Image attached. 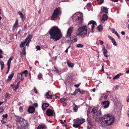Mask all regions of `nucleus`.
Here are the masks:
<instances>
[{
    "label": "nucleus",
    "mask_w": 129,
    "mask_h": 129,
    "mask_svg": "<svg viewBox=\"0 0 129 129\" xmlns=\"http://www.w3.org/2000/svg\"><path fill=\"white\" fill-rule=\"evenodd\" d=\"M114 117L109 114H107L101 118L100 122L101 125L104 126L111 125L114 123Z\"/></svg>",
    "instance_id": "1"
},
{
    "label": "nucleus",
    "mask_w": 129,
    "mask_h": 129,
    "mask_svg": "<svg viewBox=\"0 0 129 129\" xmlns=\"http://www.w3.org/2000/svg\"><path fill=\"white\" fill-rule=\"evenodd\" d=\"M49 32L51 36L50 38L56 41L59 40L62 36L60 30L56 26L52 27Z\"/></svg>",
    "instance_id": "2"
},
{
    "label": "nucleus",
    "mask_w": 129,
    "mask_h": 129,
    "mask_svg": "<svg viewBox=\"0 0 129 129\" xmlns=\"http://www.w3.org/2000/svg\"><path fill=\"white\" fill-rule=\"evenodd\" d=\"M87 29L85 26H82L79 28L76 31L77 35L80 37L83 38L86 36Z\"/></svg>",
    "instance_id": "3"
},
{
    "label": "nucleus",
    "mask_w": 129,
    "mask_h": 129,
    "mask_svg": "<svg viewBox=\"0 0 129 129\" xmlns=\"http://www.w3.org/2000/svg\"><path fill=\"white\" fill-rule=\"evenodd\" d=\"M98 108L97 107H94L92 109L91 112L93 113V116L96 120H97L99 118L98 115H101V112L100 110L98 111Z\"/></svg>",
    "instance_id": "4"
},
{
    "label": "nucleus",
    "mask_w": 129,
    "mask_h": 129,
    "mask_svg": "<svg viewBox=\"0 0 129 129\" xmlns=\"http://www.w3.org/2000/svg\"><path fill=\"white\" fill-rule=\"evenodd\" d=\"M15 121L17 124L24 125H27V121L24 119L20 116H15Z\"/></svg>",
    "instance_id": "5"
},
{
    "label": "nucleus",
    "mask_w": 129,
    "mask_h": 129,
    "mask_svg": "<svg viewBox=\"0 0 129 129\" xmlns=\"http://www.w3.org/2000/svg\"><path fill=\"white\" fill-rule=\"evenodd\" d=\"M61 13V10L60 8L58 7L56 9L53 13L51 19L52 20H54L56 19L57 16Z\"/></svg>",
    "instance_id": "6"
},
{
    "label": "nucleus",
    "mask_w": 129,
    "mask_h": 129,
    "mask_svg": "<svg viewBox=\"0 0 129 129\" xmlns=\"http://www.w3.org/2000/svg\"><path fill=\"white\" fill-rule=\"evenodd\" d=\"M85 119L83 118L81 119L78 118L74 120V123L73 125V127L77 128L81 124L85 122Z\"/></svg>",
    "instance_id": "7"
},
{
    "label": "nucleus",
    "mask_w": 129,
    "mask_h": 129,
    "mask_svg": "<svg viewBox=\"0 0 129 129\" xmlns=\"http://www.w3.org/2000/svg\"><path fill=\"white\" fill-rule=\"evenodd\" d=\"M27 71L25 70L21 73H18L17 75V80H19L22 77L24 76L25 77H26L27 75Z\"/></svg>",
    "instance_id": "8"
},
{
    "label": "nucleus",
    "mask_w": 129,
    "mask_h": 129,
    "mask_svg": "<svg viewBox=\"0 0 129 129\" xmlns=\"http://www.w3.org/2000/svg\"><path fill=\"white\" fill-rule=\"evenodd\" d=\"M96 26V22L94 21H91L88 23V27L89 29H91L92 32H93V29L95 26Z\"/></svg>",
    "instance_id": "9"
},
{
    "label": "nucleus",
    "mask_w": 129,
    "mask_h": 129,
    "mask_svg": "<svg viewBox=\"0 0 129 129\" xmlns=\"http://www.w3.org/2000/svg\"><path fill=\"white\" fill-rule=\"evenodd\" d=\"M77 15L78 17V19L77 20L78 23L77 25H79L82 23L83 21L82 14L80 13H78L75 14V15Z\"/></svg>",
    "instance_id": "10"
},
{
    "label": "nucleus",
    "mask_w": 129,
    "mask_h": 129,
    "mask_svg": "<svg viewBox=\"0 0 129 129\" xmlns=\"http://www.w3.org/2000/svg\"><path fill=\"white\" fill-rule=\"evenodd\" d=\"M53 96V93L50 91L47 92L45 94V98L48 99H51Z\"/></svg>",
    "instance_id": "11"
},
{
    "label": "nucleus",
    "mask_w": 129,
    "mask_h": 129,
    "mask_svg": "<svg viewBox=\"0 0 129 129\" xmlns=\"http://www.w3.org/2000/svg\"><path fill=\"white\" fill-rule=\"evenodd\" d=\"M109 102L108 101H105L102 103V105L104 108H107L109 105Z\"/></svg>",
    "instance_id": "12"
},
{
    "label": "nucleus",
    "mask_w": 129,
    "mask_h": 129,
    "mask_svg": "<svg viewBox=\"0 0 129 129\" xmlns=\"http://www.w3.org/2000/svg\"><path fill=\"white\" fill-rule=\"evenodd\" d=\"M73 28L70 27L68 30L66 36L67 37H69L71 36V34L72 33Z\"/></svg>",
    "instance_id": "13"
},
{
    "label": "nucleus",
    "mask_w": 129,
    "mask_h": 129,
    "mask_svg": "<svg viewBox=\"0 0 129 129\" xmlns=\"http://www.w3.org/2000/svg\"><path fill=\"white\" fill-rule=\"evenodd\" d=\"M46 113L47 115L51 116L53 115L54 112L50 109H48L47 110Z\"/></svg>",
    "instance_id": "14"
},
{
    "label": "nucleus",
    "mask_w": 129,
    "mask_h": 129,
    "mask_svg": "<svg viewBox=\"0 0 129 129\" xmlns=\"http://www.w3.org/2000/svg\"><path fill=\"white\" fill-rule=\"evenodd\" d=\"M87 121L88 122V126H87V129H92L93 127L92 125L91 121L89 119H88Z\"/></svg>",
    "instance_id": "15"
},
{
    "label": "nucleus",
    "mask_w": 129,
    "mask_h": 129,
    "mask_svg": "<svg viewBox=\"0 0 129 129\" xmlns=\"http://www.w3.org/2000/svg\"><path fill=\"white\" fill-rule=\"evenodd\" d=\"M35 111V108L33 106L30 107L28 109V112L30 113H32L34 112Z\"/></svg>",
    "instance_id": "16"
},
{
    "label": "nucleus",
    "mask_w": 129,
    "mask_h": 129,
    "mask_svg": "<svg viewBox=\"0 0 129 129\" xmlns=\"http://www.w3.org/2000/svg\"><path fill=\"white\" fill-rule=\"evenodd\" d=\"M101 10L104 13H107L108 12V9L105 7H101Z\"/></svg>",
    "instance_id": "17"
},
{
    "label": "nucleus",
    "mask_w": 129,
    "mask_h": 129,
    "mask_svg": "<svg viewBox=\"0 0 129 129\" xmlns=\"http://www.w3.org/2000/svg\"><path fill=\"white\" fill-rule=\"evenodd\" d=\"M18 21L17 20H16L15 21V24L14 25L13 27L12 30H14L17 27L18 24Z\"/></svg>",
    "instance_id": "18"
},
{
    "label": "nucleus",
    "mask_w": 129,
    "mask_h": 129,
    "mask_svg": "<svg viewBox=\"0 0 129 129\" xmlns=\"http://www.w3.org/2000/svg\"><path fill=\"white\" fill-rule=\"evenodd\" d=\"M49 104L47 103H45L42 105V108L43 110H45L48 106Z\"/></svg>",
    "instance_id": "19"
},
{
    "label": "nucleus",
    "mask_w": 129,
    "mask_h": 129,
    "mask_svg": "<svg viewBox=\"0 0 129 129\" xmlns=\"http://www.w3.org/2000/svg\"><path fill=\"white\" fill-rule=\"evenodd\" d=\"M108 18V16L106 14H104L103 16L102 21L104 22Z\"/></svg>",
    "instance_id": "20"
},
{
    "label": "nucleus",
    "mask_w": 129,
    "mask_h": 129,
    "mask_svg": "<svg viewBox=\"0 0 129 129\" xmlns=\"http://www.w3.org/2000/svg\"><path fill=\"white\" fill-rule=\"evenodd\" d=\"M67 64L69 67L71 68L73 67L74 65V63H71L70 61H67Z\"/></svg>",
    "instance_id": "21"
},
{
    "label": "nucleus",
    "mask_w": 129,
    "mask_h": 129,
    "mask_svg": "<svg viewBox=\"0 0 129 129\" xmlns=\"http://www.w3.org/2000/svg\"><path fill=\"white\" fill-rule=\"evenodd\" d=\"M37 129H46V127L44 125H42L38 126Z\"/></svg>",
    "instance_id": "22"
},
{
    "label": "nucleus",
    "mask_w": 129,
    "mask_h": 129,
    "mask_svg": "<svg viewBox=\"0 0 129 129\" xmlns=\"http://www.w3.org/2000/svg\"><path fill=\"white\" fill-rule=\"evenodd\" d=\"M73 109L74 111L75 112H76L78 109V108L77 105L74 103L73 104Z\"/></svg>",
    "instance_id": "23"
},
{
    "label": "nucleus",
    "mask_w": 129,
    "mask_h": 129,
    "mask_svg": "<svg viewBox=\"0 0 129 129\" xmlns=\"http://www.w3.org/2000/svg\"><path fill=\"white\" fill-rule=\"evenodd\" d=\"M18 13L20 15L22 20H24L25 19V17L22 13L20 11Z\"/></svg>",
    "instance_id": "24"
},
{
    "label": "nucleus",
    "mask_w": 129,
    "mask_h": 129,
    "mask_svg": "<svg viewBox=\"0 0 129 129\" xmlns=\"http://www.w3.org/2000/svg\"><path fill=\"white\" fill-rule=\"evenodd\" d=\"M12 58L11 57L10 58L9 60L8 61V62L7 63V65L8 66V69L9 68V67H10V63H11V61L12 60Z\"/></svg>",
    "instance_id": "25"
},
{
    "label": "nucleus",
    "mask_w": 129,
    "mask_h": 129,
    "mask_svg": "<svg viewBox=\"0 0 129 129\" xmlns=\"http://www.w3.org/2000/svg\"><path fill=\"white\" fill-rule=\"evenodd\" d=\"M32 38V35L30 34H29L28 35L27 37L26 38L25 40H26V41L27 42L28 40L29 41H31Z\"/></svg>",
    "instance_id": "26"
},
{
    "label": "nucleus",
    "mask_w": 129,
    "mask_h": 129,
    "mask_svg": "<svg viewBox=\"0 0 129 129\" xmlns=\"http://www.w3.org/2000/svg\"><path fill=\"white\" fill-rule=\"evenodd\" d=\"M0 64L1 66V70H2L3 68H4V63L1 60H0Z\"/></svg>",
    "instance_id": "27"
},
{
    "label": "nucleus",
    "mask_w": 129,
    "mask_h": 129,
    "mask_svg": "<svg viewBox=\"0 0 129 129\" xmlns=\"http://www.w3.org/2000/svg\"><path fill=\"white\" fill-rule=\"evenodd\" d=\"M26 42V40H25L23 42H21L20 44V47H24Z\"/></svg>",
    "instance_id": "28"
},
{
    "label": "nucleus",
    "mask_w": 129,
    "mask_h": 129,
    "mask_svg": "<svg viewBox=\"0 0 129 129\" xmlns=\"http://www.w3.org/2000/svg\"><path fill=\"white\" fill-rule=\"evenodd\" d=\"M79 91V89H76L75 91L74 92L73 94H71L72 95H76L77 93H78Z\"/></svg>",
    "instance_id": "29"
},
{
    "label": "nucleus",
    "mask_w": 129,
    "mask_h": 129,
    "mask_svg": "<svg viewBox=\"0 0 129 129\" xmlns=\"http://www.w3.org/2000/svg\"><path fill=\"white\" fill-rule=\"evenodd\" d=\"M103 52V53L104 55V56L106 57H108V56L107 54L108 53V51L107 50H104L102 51Z\"/></svg>",
    "instance_id": "30"
},
{
    "label": "nucleus",
    "mask_w": 129,
    "mask_h": 129,
    "mask_svg": "<svg viewBox=\"0 0 129 129\" xmlns=\"http://www.w3.org/2000/svg\"><path fill=\"white\" fill-rule=\"evenodd\" d=\"M14 75V73L12 72L11 74L8 76V79L9 80H11L12 78L13 77Z\"/></svg>",
    "instance_id": "31"
},
{
    "label": "nucleus",
    "mask_w": 129,
    "mask_h": 129,
    "mask_svg": "<svg viewBox=\"0 0 129 129\" xmlns=\"http://www.w3.org/2000/svg\"><path fill=\"white\" fill-rule=\"evenodd\" d=\"M98 30L100 31H101L103 29L102 26L100 25H99L97 27Z\"/></svg>",
    "instance_id": "32"
},
{
    "label": "nucleus",
    "mask_w": 129,
    "mask_h": 129,
    "mask_svg": "<svg viewBox=\"0 0 129 129\" xmlns=\"http://www.w3.org/2000/svg\"><path fill=\"white\" fill-rule=\"evenodd\" d=\"M25 125H20L18 127V129H25Z\"/></svg>",
    "instance_id": "33"
},
{
    "label": "nucleus",
    "mask_w": 129,
    "mask_h": 129,
    "mask_svg": "<svg viewBox=\"0 0 129 129\" xmlns=\"http://www.w3.org/2000/svg\"><path fill=\"white\" fill-rule=\"evenodd\" d=\"M120 75L119 74H118L115 76L113 78L114 80L116 79L117 78H119L120 77Z\"/></svg>",
    "instance_id": "34"
},
{
    "label": "nucleus",
    "mask_w": 129,
    "mask_h": 129,
    "mask_svg": "<svg viewBox=\"0 0 129 129\" xmlns=\"http://www.w3.org/2000/svg\"><path fill=\"white\" fill-rule=\"evenodd\" d=\"M42 78V74H39L38 76V79L40 80H41V79Z\"/></svg>",
    "instance_id": "35"
},
{
    "label": "nucleus",
    "mask_w": 129,
    "mask_h": 129,
    "mask_svg": "<svg viewBox=\"0 0 129 129\" xmlns=\"http://www.w3.org/2000/svg\"><path fill=\"white\" fill-rule=\"evenodd\" d=\"M82 44H79L76 45V47L78 48H82L83 47Z\"/></svg>",
    "instance_id": "36"
},
{
    "label": "nucleus",
    "mask_w": 129,
    "mask_h": 129,
    "mask_svg": "<svg viewBox=\"0 0 129 129\" xmlns=\"http://www.w3.org/2000/svg\"><path fill=\"white\" fill-rule=\"evenodd\" d=\"M91 4L90 3H88L86 6L87 8L88 9H89L91 7Z\"/></svg>",
    "instance_id": "37"
},
{
    "label": "nucleus",
    "mask_w": 129,
    "mask_h": 129,
    "mask_svg": "<svg viewBox=\"0 0 129 129\" xmlns=\"http://www.w3.org/2000/svg\"><path fill=\"white\" fill-rule=\"evenodd\" d=\"M119 86L118 85H117L115 86L113 88V89L114 90H116L118 89Z\"/></svg>",
    "instance_id": "38"
},
{
    "label": "nucleus",
    "mask_w": 129,
    "mask_h": 129,
    "mask_svg": "<svg viewBox=\"0 0 129 129\" xmlns=\"http://www.w3.org/2000/svg\"><path fill=\"white\" fill-rule=\"evenodd\" d=\"M19 87V86H18L15 85L13 87V88H15L13 89V90L15 92L16 91V90H17L18 88Z\"/></svg>",
    "instance_id": "39"
},
{
    "label": "nucleus",
    "mask_w": 129,
    "mask_h": 129,
    "mask_svg": "<svg viewBox=\"0 0 129 129\" xmlns=\"http://www.w3.org/2000/svg\"><path fill=\"white\" fill-rule=\"evenodd\" d=\"M22 54L24 55H25V48H24L22 50Z\"/></svg>",
    "instance_id": "40"
},
{
    "label": "nucleus",
    "mask_w": 129,
    "mask_h": 129,
    "mask_svg": "<svg viewBox=\"0 0 129 129\" xmlns=\"http://www.w3.org/2000/svg\"><path fill=\"white\" fill-rule=\"evenodd\" d=\"M2 117L4 118H7L8 117V115L7 114H6L5 115H4L2 116Z\"/></svg>",
    "instance_id": "41"
},
{
    "label": "nucleus",
    "mask_w": 129,
    "mask_h": 129,
    "mask_svg": "<svg viewBox=\"0 0 129 129\" xmlns=\"http://www.w3.org/2000/svg\"><path fill=\"white\" fill-rule=\"evenodd\" d=\"M112 42L113 43V45L115 46H117V44L115 40H114V41H113Z\"/></svg>",
    "instance_id": "42"
},
{
    "label": "nucleus",
    "mask_w": 129,
    "mask_h": 129,
    "mask_svg": "<svg viewBox=\"0 0 129 129\" xmlns=\"http://www.w3.org/2000/svg\"><path fill=\"white\" fill-rule=\"evenodd\" d=\"M36 48L37 50H40L41 49L40 47V46L38 45L36 47Z\"/></svg>",
    "instance_id": "43"
},
{
    "label": "nucleus",
    "mask_w": 129,
    "mask_h": 129,
    "mask_svg": "<svg viewBox=\"0 0 129 129\" xmlns=\"http://www.w3.org/2000/svg\"><path fill=\"white\" fill-rule=\"evenodd\" d=\"M79 92L80 93L82 94H84V91H83L80 90V89Z\"/></svg>",
    "instance_id": "44"
},
{
    "label": "nucleus",
    "mask_w": 129,
    "mask_h": 129,
    "mask_svg": "<svg viewBox=\"0 0 129 129\" xmlns=\"http://www.w3.org/2000/svg\"><path fill=\"white\" fill-rule=\"evenodd\" d=\"M19 111L20 112H22L23 111V108L22 107L20 106L19 108Z\"/></svg>",
    "instance_id": "45"
},
{
    "label": "nucleus",
    "mask_w": 129,
    "mask_h": 129,
    "mask_svg": "<svg viewBox=\"0 0 129 129\" xmlns=\"http://www.w3.org/2000/svg\"><path fill=\"white\" fill-rule=\"evenodd\" d=\"M104 65H103L102 67V69L100 71L101 72H104Z\"/></svg>",
    "instance_id": "46"
},
{
    "label": "nucleus",
    "mask_w": 129,
    "mask_h": 129,
    "mask_svg": "<svg viewBox=\"0 0 129 129\" xmlns=\"http://www.w3.org/2000/svg\"><path fill=\"white\" fill-rule=\"evenodd\" d=\"M77 40V38H74L73 40H72V41H74V42H76Z\"/></svg>",
    "instance_id": "47"
},
{
    "label": "nucleus",
    "mask_w": 129,
    "mask_h": 129,
    "mask_svg": "<svg viewBox=\"0 0 129 129\" xmlns=\"http://www.w3.org/2000/svg\"><path fill=\"white\" fill-rule=\"evenodd\" d=\"M33 105L35 107H37L38 106V104L37 103H34L33 104Z\"/></svg>",
    "instance_id": "48"
},
{
    "label": "nucleus",
    "mask_w": 129,
    "mask_h": 129,
    "mask_svg": "<svg viewBox=\"0 0 129 129\" xmlns=\"http://www.w3.org/2000/svg\"><path fill=\"white\" fill-rule=\"evenodd\" d=\"M65 100V99L64 98H61L60 99V100L61 102H63L64 100Z\"/></svg>",
    "instance_id": "49"
},
{
    "label": "nucleus",
    "mask_w": 129,
    "mask_h": 129,
    "mask_svg": "<svg viewBox=\"0 0 129 129\" xmlns=\"http://www.w3.org/2000/svg\"><path fill=\"white\" fill-rule=\"evenodd\" d=\"M107 50L105 48V46L103 45V48L102 49V51Z\"/></svg>",
    "instance_id": "50"
},
{
    "label": "nucleus",
    "mask_w": 129,
    "mask_h": 129,
    "mask_svg": "<svg viewBox=\"0 0 129 129\" xmlns=\"http://www.w3.org/2000/svg\"><path fill=\"white\" fill-rule=\"evenodd\" d=\"M31 41L28 40V41L27 42L26 45V46H28L29 44V43Z\"/></svg>",
    "instance_id": "51"
},
{
    "label": "nucleus",
    "mask_w": 129,
    "mask_h": 129,
    "mask_svg": "<svg viewBox=\"0 0 129 129\" xmlns=\"http://www.w3.org/2000/svg\"><path fill=\"white\" fill-rule=\"evenodd\" d=\"M104 0H100V2H99V4H101L103 3L104 2Z\"/></svg>",
    "instance_id": "52"
},
{
    "label": "nucleus",
    "mask_w": 129,
    "mask_h": 129,
    "mask_svg": "<svg viewBox=\"0 0 129 129\" xmlns=\"http://www.w3.org/2000/svg\"><path fill=\"white\" fill-rule=\"evenodd\" d=\"M54 72L56 73H58V71L57 69L55 68V70L54 71Z\"/></svg>",
    "instance_id": "53"
},
{
    "label": "nucleus",
    "mask_w": 129,
    "mask_h": 129,
    "mask_svg": "<svg viewBox=\"0 0 129 129\" xmlns=\"http://www.w3.org/2000/svg\"><path fill=\"white\" fill-rule=\"evenodd\" d=\"M99 41L100 42V44L102 45L103 43V42L101 40H99Z\"/></svg>",
    "instance_id": "54"
},
{
    "label": "nucleus",
    "mask_w": 129,
    "mask_h": 129,
    "mask_svg": "<svg viewBox=\"0 0 129 129\" xmlns=\"http://www.w3.org/2000/svg\"><path fill=\"white\" fill-rule=\"evenodd\" d=\"M105 95L104 96V98L106 99L108 97V95L106 94H105Z\"/></svg>",
    "instance_id": "55"
},
{
    "label": "nucleus",
    "mask_w": 129,
    "mask_h": 129,
    "mask_svg": "<svg viewBox=\"0 0 129 129\" xmlns=\"http://www.w3.org/2000/svg\"><path fill=\"white\" fill-rule=\"evenodd\" d=\"M108 37L109 39L111 40L113 38L111 37L110 36H108Z\"/></svg>",
    "instance_id": "56"
},
{
    "label": "nucleus",
    "mask_w": 129,
    "mask_h": 129,
    "mask_svg": "<svg viewBox=\"0 0 129 129\" xmlns=\"http://www.w3.org/2000/svg\"><path fill=\"white\" fill-rule=\"evenodd\" d=\"M108 37L109 39L111 40L113 38L111 37L110 36H108Z\"/></svg>",
    "instance_id": "57"
},
{
    "label": "nucleus",
    "mask_w": 129,
    "mask_h": 129,
    "mask_svg": "<svg viewBox=\"0 0 129 129\" xmlns=\"http://www.w3.org/2000/svg\"><path fill=\"white\" fill-rule=\"evenodd\" d=\"M3 111V109L2 108L0 107V113H1Z\"/></svg>",
    "instance_id": "58"
},
{
    "label": "nucleus",
    "mask_w": 129,
    "mask_h": 129,
    "mask_svg": "<svg viewBox=\"0 0 129 129\" xmlns=\"http://www.w3.org/2000/svg\"><path fill=\"white\" fill-rule=\"evenodd\" d=\"M80 83L79 84H77V85H75V87H77V88H78L79 87V86L80 85Z\"/></svg>",
    "instance_id": "59"
},
{
    "label": "nucleus",
    "mask_w": 129,
    "mask_h": 129,
    "mask_svg": "<svg viewBox=\"0 0 129 129\" xmlns=\"http://www.w3.org/2000/svg\"><path fill=\"white\" fill-rule=\"evenodd\" d=\"M111 31L112 33H115V32L116 31L114 29H112V30Z\"/></svg>",
    "instance_id": "60"
},
{
    "label": "nucleus",
    "mask_w": 129,
    "mask_h": 129,
    "mask_svg": "<svg viewBox=\"0 0 129 129\" xmlns=\"http://www.w3.org/2000/svg\"><path fill=\"white\" fill-rule=\"evenodd\" d=\"M34 91L35 92L36 94L37 93V91L36 89L35 88H34Z\"/></svg>",
    "instance_id": "61"
},
{
    "label": "nucleus",
    "mask_w": 129,
    "mask_h": 129,
    "mask_svg": "<svg viewBox=\"0 0 129 129\" xmlns=\"http://www.w3.org/2000/svg\"><path fill=\"white\" fill-rule=\"evenodd\" d=\"M121 34L123 35H124L125 34V32L124 31H122Z\"/></svg>",
    "instance_id": "62"
},
{
    "label": "nucleus",
    "mask_w": 129,
    "mask_h": 129,
    "mask_svg": "<svg viewBox=\"0 0 129 129\" xmlns=\"http://www.w3.org/2000/svg\"><path fill=\"white\" fill-rule=\"evenodd\" d=\"M3 53V51L2 50L0 49V54H2Z\"/></svg>",
    "instance_id": "63"
},
{
    "label": "nucleus",
    "mask_w": 129,
    "mask_h": 129,
    "mask_svg": "<svg viewBox=\"0 0 129 129\" xmlns=\"http://www.w3.org/2000/svg\"><path fill=\"white\" fill-rule=\"evenodd\" d=\"M68 48H67L66 49V50H65V53H67L68 52Z\"/></svg>",
    "instance_id": "64"
}]
</instances>
